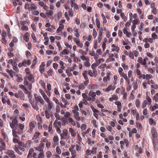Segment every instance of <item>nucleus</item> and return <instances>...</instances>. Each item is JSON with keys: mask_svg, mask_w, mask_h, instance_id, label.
I'll list each match as a JSON object with an SVG mask.
<instances>
[{"mask_svg": "<svg viewBox=\"0 0 158 158\" xmlns=\"http://www.w3.org/2000/svg\"><path fill=\"white\" fill-rule=\"evenodd\" d=\"M61 139H69L70 136L68 135V130L65 129L63 130L62 132L60 135Z\"/></svg>", "mask_w": 158, "mask_h": 158, "instance_id": "nucleus-1", "label": "nucleus"}, {"mask_svg": "<svg viewBox=\"0 0 158 158\" xmlns=\"http://www.w3.org/2000/svg\"><path fill=\"white\" fill-rule=\"evenodd\" d=\"M18 123V121L16 118H14L12 120L11 122L10 123V127L12 129V133L13 131H16L15 125H17Z\"/></svg>", "mask_w": 158, "mask_h": 158, "instance_id": "nucleus-2", "label": "nucleus"}, {"mask_svg": "<svg viewBox=\"0 0 158 158\" xmlns=\"http://www.w3.org/2000/svg\"><path fill=\"white\" fill-rule=\"evenodd\" d=\"M17 126L18 128V129L16 131L17 133L19 135L23 134L25 127L24 125L23 124L19 123L17 124Z\"/></svg>", "mask_w": 158, "mask_h": 158, "instance_id": "nucleus-3", "label": "nucleus"}, {"mask_svg": "<svg viewBox=\"0 0 158 158\" xmlns=\"http://www.w3.org/2000/svg\"><path fill=\"white\" fill-rule=\"evenodd\" d=\"M15 96L16 98H19L20 100L23 101L25 99V95L22 90H19L18 93L15 94Z\"/></svg>", "mask_w": 158, "mask_h": 158, "instance_id": "nucleus-4", "label": "nucleus"}, {"mask_svg": "<svg viewBox=\"0 0 158 158\" xmlns=\"http://www.w3.org/2000/svg\"><path fill=\"white\" fill-rule=\"evenodd\" d=\"M116 88V85L114 84L109 85L106 88L103 89V90L105 92H109L110 91H114Z\"/></svg>", "mask_w": 158, "mask_h": 158, "instance_id": "nucleus-5", "label": "nucleus"}, {"mask_svg": "<svg viewBox=\"0 0 158 158\" xmlns=\"http://www.w3.org/2000/svg\"><path fill=\"white\" fill-rule=\"evenodd\" d=\"M12 135L13 137L12 139L13 142L15 143H18L19 141V137L17 134L16 131H13Z\"/></svg>", "mask_w": 158, "mask_h": 158, "instance_id": "nucleus-6", "label": "nucleus"}, {"mask_svg": "<svg viewBox=\"0 0 158 158\" xmlns=\"http://www.w3.org/2000/svg\"><path fill=\"white\" fill-rule=\"evenodd\" d=\"M35 98L36 99L37 102H40L42 105H44L45 102L44 100L40 96H38L37 94H35L34 95Z\"/></svg>", "mask_w": 158, "mask_h": 158, "instance_id": "nucleus-7", "label": "nucleus"}, {"mask_svg": "<svg viewBox=\"0 0 158 158\" xmlns=\"http://www.w3.org/2000/svg\"><path fill=\"white\" fill-rule=\"evenodd\" d=\"M18 144L20 147L29 148L30 147V143L29 141H27L26 144H24L21 141H19Z\"/></svg>", "mask_w": 158, "mask_h": 158, "instance_id": "nucleus-8", "label": "nucleus"}, {"mask_svg": "<svg viewBox=\"0 0 158 158\" xmlns=\"http://www.w3.org/2000/svg\"><path fill=\"white\" fill-rule=\"evenodd\" d=\"M6 153L11 158H15L16 157L15 152L14 151L12 150H7L6 152Z\"/></svg>", "mask_w": 158, "mask_h": 158, "instance_id": "nucleus-9", "label": "nucleus"}, {"mask_svg": "<svg viewBox=\"0 0 158 158\" xmlns=\"http://www.w3.org/2000/svg\"><path fill=\"white\" fill-rule=\"evenodd\" d=\"M44 148V143H41L36 147H35V148L36 150L40 152H43Z\"/></svg>", "mask_w": 158, "mask_h": 158, "instance_id": "nucleus-10", "label": "nucleus"}, {"mask_svg": "<svg viewBox=\"0 0 158 158\" xmlns=\"http://www.w3.org/2000/svg\"><path fill=\"white\" fill-rule=\"evenodd\" d=\"M26 77L30 82L32 83L34 82V77L32 74L31 73L27 75H26Z\"/></svg>", "mask_w": 158, "mask_h": 158, "instance_id": "nucleus-11", "label": "nucleus"}, {"mask_svg": "<svg viewBox=\"0 0 158 158\" xmlns=\"http://www.w3.org/2000/svg\"><path fill=\"white\" fill-rule=\"evenodd\" d=\"M0 143L1 144L0 145V150L1 151L2 150H4L6 148V144L2 139L0 138Z\"/></svg>", "mask_w": 158, "mask_h": 158, "instance_id": "nucleus-12", "label": "nucleus"}, {"mask_svg": "<svg viewBox=\"0 0 158 158\" xmlns=\"http://www.w3.org/2000/svg\"><path fill=\"white\" fill-rule=\"evenodd\" d=\"M111 50L112 52H116L117 53L119 52V48L118 46H116L114 44L111 45Z\"/></svg>", "mask_w": 158, "mask_h": 158, "instance_id": "nucleus-13", "label": "nucleus"}, {"mask_svg": "<svg viewBox=\"0 0 158 158\" xmlns=\"http://www.w3.org/2000/svg\"><path fill=\"white\" fill-rule=\"evenodd\" d=\"M151 133L153 138H156L157 137V132L155 128L152 127V128L151 130Z\"/></svg>", "mask_w": 158, "mask_h": 158, "instance_id": "nucleus-14", "label": "nucleus"}, {"mask_svg": "<svg viewBox=\"0 0 158 158\" xmlns=\"http://www.w3.org/2000/svg\"><path fill=\"white\" fill-rule=\"evenodd\" d=\"M69 131L72 137H75L76 136V131L72 127H70L69 128Z\"/></svg>", "mask_w": 158, "mask_h": 158, "instance_id": "nucleus-15", "label": "nucleus"}, {"mask_svg": "<svg viewBox=\"0 0 158 158\" xmlns=\"http://www.w3.org/2000/svg\"><path fill=\"white\" fill-rule=\"evenodd\" d=\"M53 126L55 127H61L62 126L61 123L58 120H55Z\"/></svg>", "mask_w": 158, "mask_h": 158, "instance_id": "nucleus-16", "label": "nucleus"}, {"mask_svg": "<svg viewBox=\"0 0 158 158\" xmlns=\"http://www.w3.org/2000/svg\"><path fill=\"white\" fill-rule=\"evenodd\" d=\"M40 135V133L39 131H35L33 135V136L32 138V140L36 139L39 138V136Z\"/></svg>", "mask_w": 158, "mask_h": 158, "instance_id": "nucleus-17", "label": "nucleus"}, {"mask_svg": "<svg viewBox=\"0 0 158 158\" xmlns=\"http://www.w3.org/2000/svg\"><path fill=\"white\" fill-rule=\"evenodd\" d=\"M130 20V21L133 19H138L137 18L138 15L136 14H133L132 13H131L129 14Z\"/></svg>", "mask_w": 158, "mask_h": 158, "instance_id": "nucleus-18", "label": "nucleus"}, {"mask_svg": "<svg viewBox=\"0 0 158 158\" xmlns=\"http://www.w3.org/2000/svg\"><path fill=\"white\" fill-rule=\"evenodd\" d=\"M74 115V117L75 119L77 121H79L80 120L81 118L79 116V112L73 113Z\"/></svg>", "mask_w": 158, "mask_h": 158, "instance_id": "nucleus-19", "label": "nucleus"}, {"mask_svg": "<svg viewBox=\"0 0 158 158\" xmlns=\"http://www.w3.org/2000/svg\"><path fill=\"white\" fill-rule=\"evenodd\" d=\"M99 86L97 84H91L88 85V88L89 89H93L98 88Z\"/></svg>", "mask_w": 158, "mask_h": 158, "instance_id": "nucleus-20", "label": "nucleus"}, {"mask_svg": "<svg viewBox=\"0 0 158 158\" xmlns=\"http://www.w3.org/2000/svg\"><path fill=\"white\" fill-rule=\"evenodd\" d=\"M29 125L30 128L33 129L36 125V123L35 121H32L29 123Z\"/></svg>", "mask_w": 158, "mask_h": 158, "instance_id": "nucleus-21", "label": "nucleus"}, {"mask_svg": "<svg viewBox=\"0 0 158 158\" xmlns=\"http://www.w3.org/2000/svg\"><path fill=\"white\" fill-rule=\"evenodd\" d=\"M145 98L146 100H144V101H146L148 105H150L152 102L151 99L148 95L146 96Z\"/></svg>", "mask_w": 158, "mask_h": 158, "instance_id": "nucleus-22", "label": "nucleus"}, {"mask_svg": "<svg viewBox=\"0 0 158 158\" xmlns=\"http://www.w3.org/2000/svg\"><path fill=\"white\" fill-rule=\"evenodd\" d=\"M68 120L69 122L71 123V124L73 126L76 125V123L75 121L72 118H69L68 119Z\"/></svg>", "mask_w": 158, "mask_h": 158, "instance_id": "nucleus-23", "label": "nucleus"}, {"mask_svg": "<svg viewBox=\"0 0 158 158\" xmlns=\"http://www.w3.org/2000/svg\"><path fill=\"white\" fill-rule=\"evenodd\" d=\"M118 99V97L116 95L114 94L112 97L109 98V101L111 102H113V101H117Z\"/></svg>", "mask_w": 158, "mask_h": 158, "instance_id": "nucleus-24", "label": "nucleus"}, {"mask_svg": "<svg viewBox=\"0 0 158 158\" xmlns=\"http://www.w3.org/2000/svg\"><path fill=\"white\" fill-rule=\"evenodd\" d=\"M138 80L136 79L135 81H134L132 83V85L134 90H136L138 89Z\"/></svg>", "mask_w": 158, "mask_h": 158, "instance_id": "nucleus-25", "label": "nucleus"}, {"mask_svg": "<svg viewBox=\"0 0 158 158\" xmlns=\"http://www.w3.org/2000/svg\"><path fill=\"white\" fill-rule=\"evenodd\" d=\"M127 75L128 78H131V81H132L134 80L132 71L131 70H130L128 72Z\"/></svg>", "mask_w": 158, "mask_h": 158, "instance_id": "nucleus-26", "label": "nucleus"}, {"mask_svg": "<svg viewBox=\"0 0 158 158\" xmlns=\"http://www.w3.org/2000/svg\"><path fill=\"white\" fill-rule=\"evenodd\" d=\"M88 95L90 96L92 98H93V99L94 100V98L96 96V93L92 90H90L89 92Z\"/></svg>", "mask_w": 158, "mask_h": 158, "instance_id": "nucleus-27", "label": "nucleus"}, {"mask_svg": "<svg viewBox=\"0 0 158 158\" xmlns=\"http://www.w3.org/2000/svg\"><path fill=\"white\" fill-rule=\"evenodd\" d=\"M52 140L54 144H56L58 143L59 138L57 135H55L53 138Z\"/></svg>", "mask_w": 158, "mask_h": 158, "instance_id": "nucleus-28", "label": "nucleus"}, {"mask_svg": "<svg viewBox=\"0 0 158 158\" xmlns=\"http://www.w3.org/2000/svg\"><path fill=\"white\" fill-rule=\"evenodd\" d=\"M48 109L49 111H51L53 107V103L50 101L48 102Z\"/></svg>", "mask_w": 158, "mask_h": 158, "instance_id": "nucleus-29", "label": "nucleus"}, {"mask_svg": "<svg viewBox=\"0 0 158 158\" xmlns=\"http://www.w3.org/2000/svg\"><path fill=\"white\" fill-rule=\"evenodd\" d=\"M48 130V131L50 132V134H52L53 132V130L52 129V121L48 125V127L47 129Z\"/></svg>", "mask_w": 158, "mask_h": 158, "instance_id": "nucleus-30", "label": "nucleus"}, {"mask_svg": "<svg viewBox=\"0 0 158 158\" xmlns=\"http://www.w3.org/2000/svg\"><path fill=\"white\" fill-rule=\"evenodd\" d=\"M137 11L138 13L140 15L139 18L140 19H143L144 18V14L142 13V11L140 9H137Z\"/></svg>", "mask_w": 158, "mask_h": 158, "instance_id": "nucleus-31", "label": "nucleus"}, {"mask_svg": "<svg viewBox=\"0 0 158 158\" xmlns=\"http://www.w3.org/2000/svg\"><path fill=\"white\" fill-rule=\"evenodd\" d=\"M16 76L17 77V81L18 82H21L23 81V79L21 75L17 74Z\"/></svg>", "mask_w": 158, "mask_h": 158, "instance_id": "nucleus-32", "label": "nucleus"}, {"mask_svg": "<svg viewBox=\"0 0 158 158\" xmlns=\"http://www.w3.org/2000/svg\"><path fill=\"white\" fill-rule=\"evenodd\" d=\"M33 109L36 110V111H38L39 109V106L37 104V102H35V103L33 104L31 106Z\"/></svg>", "mask_w": 158, "mask_h": 158, "instance_id": "nucleus-33", "label": "nucleus"}, {"mask_svg": "<svg viewBox=\"0 0 158 158\" xmlns=\"http://www.w3.org/2000/svg\"><path fill=\"white\" fill-rule=\"evenodd\" d=\"M130 21L132 22V24H134L135 25L139 24L140 23V21L139 19H133Z\"/></svg>", "mask_w": 158, "mask_h": 158, "instance_id": "nucleus-34", "label": "nucleus"}, {"mask_svg": "<svg viewBox=\"0 0 158 158\" xmlns=\"http://www.w3.org/2000/svg\"><path fill=\"white\" fill-rule=\"evenodd\" d=\"M123 91L122 92L121 94L123 95V99L124 100H125L127 99V93L125 92V89L123 88Z\"/></svg>", "mask_w": 158, "mask_h": 158, "instance_id": "nucleus-35", "label": "nucleus"}, {"mask_svg": "<svg viewBox=\"0 0 158 158\" xmlns=\"http://www.w3.org/2000/svg\"><path fill=\"white\" fill-rule=\"evenodd\" d=\"M106 64H102L98 67V68L101 69L102 70V71H105V68L106 66Z\"/></svg>", "mask_w": 158, "mask_h": 158, "instance_id": "nucleus-36", "label": "nucleus"}, {"mask_svg": "<svg viewBox=\"0 0 158 158\" xmlns=\"http://www.w3.org/2000/svg\"><path fill=\"white\" fill-rule=\"evenodd\" d=\"M91 152L89 149L86 150L85 157L86 158H89L90 157V155L91 154Z\"/></svg>", "mask_w": 158, "mask_h": 158, "instance_id": "nucleus-37", "label": "nucleus"}, {"mask_svg": "<svg viewBox=\"0 0 158 158\" xmlns=\"http://www.w3.org/2000/svg\"><path fill=\"white\" fill-rule=\"evenodd\" d=\"M74 31L75 32V36L76 37L78 38L80 36V34H79L78 29L77 28H75L74 29Z\"/></svg>", "mask_w": 158, "mask_h": 158, "instance_id": "nucleus-38", "label": "nucleus"}, {"mask_svg": "<svg viewBox=\"0 0 158 158\" xmlns=\"http://www.w3.org/2000/svg\"><path fill=\"white\" fill-rule=\"evenodd\" d=\"M158 108V105L155 104L154 105L150 107V110L151 111H153L154 110Z\"/></svg>", "mask_w": 158, "mask_h": 158, "instance_id": "nucleus-39", "label": "nucleus"}, {"mask_svg": "<svg viewBox=\"0 0 158 158\" xmlns=\"http://www.w3.org/2000/svg\"><path fill=\"white\" fill-rule=\"evenodd\" d=\"M87 74L88 71L86 70L84 71L82 73L83 76L85 80H87L88 79V77H87Z\"/></svg>", "mask_w": 158, "mask_h": 158, "instance_id": "nucleus-40", "label": "nucleus"}, {"mask_svg": "<svg viewBox=\"0 0 158 158\" xmlns=\"http://www.w3.org/2000/svg\"><path fill=\"white\" fill-rule=\"evenodd\" d=\"M64 26L62 24H60V26L57 29V32L59 33V32L60 31L64 28Z\"/></svg>", "mask_w": 158, "mask_h": 158, "instance_id": "nucleus-41", "label": "nucleus"}, {"mask_svg": "<svg viewBox=\"0 0 158 158\" xmlns=\"http://www.w3.org/2000/svg\"><path fill=\"white\" fill-rule=\"evenodd\" d=\"M73 110H72L73 113L78 112V111L79 110V108L77 106H73Z\"/></svg>", "mask_w": 158, "mask_h": 158, "instance_id": "nucleus-42", "label": "nucleus"}, {"mask_svg": "<svg viewBox=\"0 0 158 158\" xmlns=\"http://www.w3.org/2000/svg\"><path fill=\"white\" fill-rule=\"evenodd\" d=\"M52 152L49 151H47L46 153V157L47 158H50L52 157Z\"/></svg>", "mask_w": 158, "mask_h": 158, "instance_id": "nucleus-43", "label": "nucleus"}, {"mask_svg": "<svg viewBox=\"0 0 158 158\" xmlns=\"http://www.w3.org/2000/svg\"><path fill=\"white\" fill-rule=\"evenodd\" d=\"M25 116V114L24 112H22V114L21 116H20L19 118L22 121H24L25 120V118L24 117Z\"/></svg>", "mask_w": 158, "mask_h": 158, "instance_id": "nucleus-44", "label": "nucleus"}, {"mask_svg": "<svg viewBox=\"0 0 158 158\" xmlns=\"http://www.w3.org/2000/svg\"><path fill=\"white\" fill-rule=\"evenodd\" d=\"M47 16L48 17L54 14V12L52 10H50L45 13Z\"/></svg>", "mask_w": 158, "mask_h": 158, "instance_id": "nucleus-45", "label": "nucleus"}, {"mask_svg": "<svg viewBox=\"0 0 158 158\" xmlns=\"http://www.w3.org/2000/svg\"><path fill=\"white\" fill-rule=\"evenodd\" d=\"M110 77L108 76H106L105 77H104L103 78V81L105 82L106 83L108 81H110Z\"/></svg>", "mask_w": 158, "mask_h": 158, "instance_id": "nucleus-46", "label": "nucleus"}, {"mask_svg": "<svg viewBox=\"0 0 158 158\" xmlns=\"http://www.w3.org/2000/svg\"><path fill=\"white\" fill-rule=\"evenodd\" d=\"M42 97L44 100L47 103L51 101L49 98L47 97L46 94Z\"/></svg>", "mask_w": 158, "mask_h": 158, "instance_id": "nucleus-47", "label": "nucleus"}, {"mask_svg": "<svg viewBox=\"0 0 158 158\" xmlns=\"http://www.w3.org/2000/svg\"><path fill=\"white\" fill-rule=\"evenodd\" d=\"M26 62L25 61H23V60L22 62H20L18 64V66L19 67H21L23 66H24L25 67H26L27 65H26Z\"/></svg>", "mask_w": 158, "mask_h": 158, "instance_id": "nucleus-48", "label": "nucleus"}, {"mask_svg": "<svg viewBox=\"0 0 158 158\" xmlns=\"http://www.w3.org/2000/svg\"><path fill=\"white\" fill-rule=\"evenodd\" d=\"M104 61V59L101 58L99 59L98 60L96 61V63L98 65L100 64L103 63Z\"/></svg>", "mask_w": 158, "mask_h": 158, "instance_id": "nucleus-49", "label": "nucleus"}, {"mask_svg": "<svg viewBox=\"0 0 158 158\" xmlns=\"http://www.w3.org/2000/svg\"><path fill=\"white\" fill-rule=\"evenodd\" d=\"M95 22L97 27L99 28L100 27V23L99 19L98 18L96 19Z\"/></svg>", "mask_w": 158, "mask_h": 158, "instance_id": "nucleus-50", "label": "nucleus"}, {"mask_svg": "<svg viewBox=\"0 0 158 158\" xmlns=\"http://www.w3.org/2000/svg\"><path fill=\"white\" fill-rule=\"evenodd\" d=\"M49 141V140L47 138H43L41 139L40 142L41 143H44V142L47 143Z\"/></svg>", "mask_w": 158, "mask_h": 158, "instance_id": "nucleus-51", "label": "nucleus"}, {"mask_svg": "<svg viewBox=\"0 0 158 158\" xmlns=\"http://www.w3.org/2000/svg\"><path fill=\"white\" fill-rule=\"evenodd\" d=\"M129 55L128 56L130 57V58L132 59H134V57L133 55V52H132L131 51H130L129 52Z\"/></svg>", "mask_w": 158, "mask_h": 158, "instance_id": "nucleus-52", "label": "nucleus"}, {"mask_svg": "<svg viewBox=\"0 0 158 158\" xmlns=\"http://www.w3.org/2000/svg\"><path fill=\"white\" fill-rule=\"evenodd\" d=\"M36 117L38 123H42V119L39 115H37Z\"/></svg>", "mask_w": 158, "mask_h": 158, "instance_id": "nucleus-53", "label": "nucleus"}, {"mask_svg": "<svg viewBox=\"0 0 158 158\" xmlns=\"http://www.w3.org/2000/svg\"><path fill=\"white\" fill-rule=\"evenodd\" d=\"M151 89H158V85L157 84L155 83L152 85H151Z\"/></svg>", "mask_w": 158, "mask_h": 158, "instance_id": "nucleus-54", "label": "nucleus"}, {"mask_svg": "<svg viewBox=\"0 0 158 158\" xmlns=\"http://www.w3.org/2000/svg\"><path fill=\"white\" fill-rule=\"evenodd\" d=\"M56 151L57 153L58 154H60L61 153V151L59 147L58 146H56Z\"/></svg>", "mask_w": 158, "mask_h": 158, "instance_id": "nucleus-55", "label": "nucleus"}, {"mask_svg": "<svg viewBox=\"0 0 158 158\" xmlns=\"http://www.w3.org/2000/svg\"><path fill=\"white\" fill-rule=\"evenodd\" d=\"M71 115V114L70 113V112L67 111L65 112V114H64V116L65 118H67L68 119L69 118L71 117H70Z\"/></svg>", "mask_w": 158, "mask_h": 158, "instance_id": "nucleus-56", "label": "nucleus"}, {"mask_svg": "<svg viewBox=\"0 0 158 158\" xmlns=\"http://www.w3.org/2000/svg\"><path fill=\"white\" fill-rule=\"evenodd\" d=\"M123 68L121 67H119V68L118 70V72L119 73V75H120V76H122V75L124 74L125 73H124L123 72Z\"/></svg>", "mask_w": 158, "mask_h": 158, "instance_id": "nucleus-57", "label": "nucleus"}, {"mask_svg": "<svg viewBox=\"0 0 158 158\" xmlns=\"http://www.w3.org/2000/svg\"><path fill=\"white\" fill-rule=\"evenodd\" d=\"M140 102L139 99H136L135 102V106L137 107H140Z\"/></svg>", "mask_w": 158, "mask_h": 158, "instance_id": "nucleus-58", "label": "nucleus"}, {"mask_svg": "<svg viewBox=\"0 0 158 158\" xmlns=\"http://www.w3.org/2000/svg\"><path fill=\"white\" fill-rule=\"evenodd\" d=\"M45 114L46 118L47 119H49L50 118L49 113L48 110L45 111Z\"/></svg>", "mask_w": 158, "mask_h": 158, "instance_id": "nucleus-59", "label": "nucleus"}, {"mask_svg": "<svg viewBox=\"0 0 158 158\" xmlns=\"http://www.w3.org/2000/svg\"><path fill=\"white\" fill-rule=\"evenodd\" d=\"M152 38L154 40L155 39H157L158 38L157 35L154 32L152 33Z\"/></svg>", "mask_w": 158, "mask_h": 158, "instance_id": "nucleus-60", "label": "nucleus"}, {"mask_svg": "<svg viewBox=\"0 0 158 158\" xmlns=\"http://www.w3.org/2000/svg\"><path fill=\"white\" fill-rule=\"evenodd\" d=\"M69 51L66 49H64L61 52L62 54L64 55L68 54L69 53Z\"/></svg>", "mask_w": 158, "mask_h": 158, "instance_id": "nucleus-61", "label": "nucleus"}, {"mask_svg": "<svg viewBox=\"0 0 158 158\" xmlns=\"http://www.w3.org/2000/svg\"><path fill=\"white\" fill-rule=\"evenodd\" d=\"M30 5L31 7L30 8V10L33 9V10H36L37 8V6L35 5L33 3H31L30 4Z\"/></svg>", "mask_w": 158, "mask_h": 158, "instance_id": "nucleus-62", "label": "nucleus"}, {"mask_svg": "<svg viewBox=\"0 0 158 158\" xmlns=\"http://www.w3.org/2000/svg\"><path fill=\"white\" fill-rule=\"evenodd\" d=\"M44 154L43 151V152H40L38 154V158H44Z\"/></svg>", "mask_w": 158, "mask_h": 158, "instance_id": "nucleus-63", "label": "nucleus"}, {"mask_svg": "<svg viewBox=\"0 0 158 158\" xmlns=\"http://www.w3.org/2000/svg\"><path fill=\"white\" fill-rule=\"evenodd\" d=\"M153 99L156 102H158V93H156Z\"/></svg>", "mask_w": 158, "mask_h": 158, "instance_id": "nucleus-64", "label": "nucleus"}]
</instances>
